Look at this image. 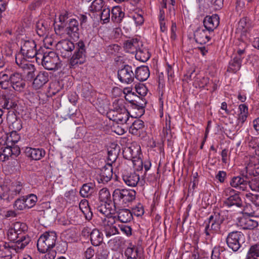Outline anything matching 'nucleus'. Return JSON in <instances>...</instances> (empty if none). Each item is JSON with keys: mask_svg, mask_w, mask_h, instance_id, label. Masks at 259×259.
Masks as SVG:
<instances>
[{"mask_svg": "<svg viewBox=\"0 0 259 259\" xmlns=\"http://www.w3.org/2000/svg\"><path fill=\"white\" fill-rule=\"evenodd\" d=\"M45 50L40 47L36 51L35 56L36 62L41 64L46 69L53 70L57 69L60 65V61L57 54L52 51L44 52Z\"/></svg>", "mask_w": 259, "mask_h": 259, "instance_id": "f257e3e1", "label": "nucleus"}, {"mask_svg": "<svg viewBox=\"0 0 259 259\" xmlns=\"http://www.w3.org/2000/svg\"><path fill=\"white\" fill-rule=\"evenodd\" d=\"M30 42H25L21 47V52L22 55H18L16 56L15 61L24 71V73L27 74V78L29 79H32V49H28Z\"/></svg>", "mask_w": 259, "mask_h": 259, "instance_id": "f03ea898", "label": "nucleus"}, {"mask_svg": "<svg viewBox=\"0 0 259 259\" xmlns=\"http://www.w3.org/2000/svg\"><path fill=\"white\" fill-rule=\"evenodd\" d=\"M122 99L115 100L113 103V109L108 113L110 119L120 124L126 123L129 119V113L124 105Z\"/></svg>", "mask_w": 259, "mask_h": 259, "instance_id": "7ed1b4c3", "label": "nucleus"}, {"mask_svg": "<svg viewBox=\"0 0 259 259\" xmlns=\"http://www.w3.org/2000/svg\"><path fill=\"white\" fill-rule=\"evenodd\" d=\"M141 147L137 143H132L130 146L123 150V157L131 160L135 169L141 170L143 167V161L141 158Z\"/></svg>", "mask_w": 259, "mask_h": 259, "instance_id": "20e7f679", "label": "nucleus"}, {"mask_svg": "<svg viewBox=\"0 0 259 259\" xmlns=\"http://www.w3.org/2000/svg\"><path fill=\"white\" fill-rule=\"evenodd\" d=\"M224 211L215 212L208 218L205 227L204 232L206 236H211L219 232L221 224L225 219Z\"/></svg>", "mask_w": 259, "mask_h": 259, "instance_id": "39448f33", "label": "nucleus"}, {"mask_svg": "<svg viewBox=\"0 0 259 259\" xmlns=\"http://www.w3.org/2000/svg\"><path fill=\"white\" fill-rule=\"evenodd\" d=\"M21 235L15 231H12L11 229H9L8 232V237L11 241L15 242L14 244L10 245L9 244L5 243L4 247L5 248L9 249L10 252L12 250H15L18 252L20 250L23 249L30 242V239L29 237L23 236L19 238Z\"/></svg>", "mask_w": 259, "mask_h": 259, "instance_id": "423d86ee", "label": "nucleus"}, {"mask_svg": "<svg viewBox=\"0 0 259 259\" xmlns=\"http://www.w3.org/2000/svg\"><path fill=\"white\" fill-rule=\"evenodd\" d=\"M136 192L132 189H115L113 193V199L115 204H122L124 206L135 200Z\"/></svg>", "mask_w": 259, "mask_h": 259, "instance_id": "0eeeda50", "label": "nucleus"}, {"mask_svg": "<svg viewBox=\"0 0 259 259\" xmlns=\"http://www.w3.org/2000/svg\"><path fill=\"white\" fill-rule=\"evenodd\" d=\"M57 235L55 232H46L42 234L37 242L38 250L41 253H45L50 248L55 246Z\"/></svg>", "mask_w": 259, "mask_h": 259, "instance_id": "6e6552de", "label": "nucleus"}, {"mask_svg": "<svg viewBox=\"0 0 259 259\" xmlns=\"http://www.w3.org/2000/svg\"><path fill=\"white\" fill-rule=\"evenodd\" d=\"M1 187L2 189L0 194L1 199L9 201L15 195L19 194L22 186L20 182H15L11 184L4 183L1 185Z\"/></svg>", "mask_w": 259, "mask_h": 259, "instance_id": "1a4fd4ad", "label": "nucleus"}, {"mask_svg": "<svg viewBox=\"0 0 259 259\" xmlns=\"http://www.w3.org/2000/svg\"><path fill=\"white\" fill-rule=\"evenodd\" d=\"M244 236L239 231H233L228 234L226 238L228 246L234 251H237L244 242Z\"/></svg>", "mask_w": 259, "mask_h": 259, "instance_id": "9d476101", "label": "nucleus"}, {"mask_svg": "<svg viewBox=\"0 0 259 259\" xmlns=\"http://www.w3.org/2000/svg\"><path fill=\"white\" fill-rule=\"evenodd\" d=\"M119 224L115 222L114 218L104 219L101 223V227L107 237L119 234Z\"/></svg>", "mask_w": 259, "mask_h": 259, "instance_id": "9b49d317", "label": "nucleus"}, {"mask_svg": "<svg viewBox=\"0 0 259 259\" xmlns=\"http://www.w3.org/2000/svg\"><path fill=\"white\" fill-rule=\"evenodd\" d=\"M117 76L121 83L125 84L131 83L135 78V74L132 67L128 65H124L118 70Z\"/></svg>", "mask_w": 259, "mask_h": 259, "instance_id": "f8f14e48", "label": "nucleus"}, {"mask_svg": "<svg viewBox=\"0 0 259 259\" xmlns=\"http://www.w3.org/2000/svg\"><path fill=\"white\" fill-rule=\"evenodd\" d=\"M78 49L70 60V65L73 67L78 64H83L85 61V50L84 45L82 41L78 42Z\"/></svg>", "mask_w": 259, "mask_h": 259, "instance_id": "ddd939ff", "label": "nucleus"}, {"mask_svg": "<svg viewBox=\"0 0 259 259\" xmlns=\"http://www.w3.org/2000/svg\"><path fill=\"white\" fill-rule=\"evenodd\" d=\"M224 192L226 196H229L224 202V204L226 206L230 207L235 205L240 207L241 206V200L239 195L235 193V191L233 189L227 188L225 189Z\"/></svg>", "mask_w": 259, "mask_h": 259, "instance_id": "4468645a", "label": "nucleus"}, {"mask_svg": "<svg viewBox=\"0 0 259 259\" xmlns=\"http://www.w3.org/2000/svg\"><path fill=\"white\" fill-rule=\"evenodd\" d=\"M57 48L63 57H68L70 56L71 52L74 49V44L68 39H63L57 45Z\"/></svg>", "mask_w": 259, "mask_h": 259, "instance_id": "2eb2a0df", "label": "nucleus"}, {"mask_svg": "<svg viewBox=\"0 0 259 259\" xmlns=\"http://www.w3.org/2000/svg\"><path fill=\"white\" fill-rule=\"evenodd\" d=\"M2 151L0 152V161L4 162L8 160L9 158L15 155L17 156L20 153V150L18 146L7 144V146L2 148Z\"/></svg>", "mask_w": 259, "mask_h": 259, "instance_id": "dca6fc26", "label": "nucleus"}, {"mask_svg": "<svg viewBox=\"0 0 259 259\" xmlns=\"http://www.w3.org/2000/svg\"><path fill=\"white\" fill-rule=\"evenodd\" d=\"M10 85L16 91L21 92L25 87V81L20 73L12 72Z\"/></svg>", "mask_w": 259, "mask_h": 259, "instance_id": "f3484780", "label": "nucleus"}, {"mask_svg": "<svg viewBox=\"0 0 259 259\" xmlns=\"http://www.w3.org/2000/svg\"><path fill=\"white\" fill-rule=\"evenodd\" d=\"M112 176V165L107 164L100 170V172L97 177V180L99 183L105 184L111 179Z\"/></svg>", "mask_w": 259, "mask_h": 259, "instance_id": "a211bd4d", "label": "nucleus"}, {"mask_svg": "<svg viewBox=\"0 0 259 259\" xmlns=\"http://www.w3.org/2000/svg\"><path fill=\"white\" fill-rule=\"evenodd\" d=\"M220 18L217 14L211 16H206L203 20V25L204 28L213 32V30L217 28L220 23Z\"/></svg>", "mask_w": 259, "mask_h": 259, "instance_id": "6ab92c4d", "label": "nucleus"}, {"mask_svg": "<svg viewBox=\"0 0 259 259\" xmlns=\"http://www.w3.org/2000/svg\"><path fill=\"white\" fill-rule=\"evenodd\" d=\"M140 47H142V44L137 38H129L123 44L125 51L130 53H135Z\"/></svg>", "mask_w": 259, "mask_h": 259, "instance_id": "aec40b11", "label": "nucleus"}, {"mask_svg": "<svg viewBox=\"0 0 259 259\" xmlns=\"http://www.w3.org/2000/svg\"><path fill=\"white\" fill-rule=\"evenodd\" d=\"M248 116V106L245 104L239 105L237 112V126L241 127Z\"/></svg>", "mask_w": 259, "mask_h": 259, "instance_id": "412c9836", "label": "nucleus"}, {"mask_svg": "<svg viewBox=\"0 0 259 259\" xmlns=\"http://www.w3.org/2000/svg\"><path fill=\"white\" fill-rule=\"evenodd\" d=\"M212 34V32H209L205 28L199 29L194 33L195 39L198 44H205L210 40Z\"/></svg>", "mask_w": 259, "mask_h": 259, "instance_id": "4be33fe9", "label": "nucleus"}, {"mask_svg": "<svg viewBox=\"0 0 259 259\" xmlns=\"http://www.w3.org/2000/svg\"><path fill=\"white\" fill-rule=\"evenodd\" d=\"M122 177L124 183L130 187H135L140 180L139 175L135 172L125 171Z\"/></svg>", "mask_w": 259, "mask_h": 259, "instance_id": "5701e85b", "label": "nucleus"}, {"mask_svg": "<svg viewBox=\"0 0 259 259\" xmlns=\"http://www.w3.org/2000/svg\"><path fill=\"white\" fill-rule=\"evenodd\" d=\"M97 209L100 213L99 215L101 217L102 221H103L104 219L114 218L112 215L113 210L109 202L101 203Z\"/></svg>", "mask_w": 259, "mask_h": 259, "instance_id": "b1692460", "label": "nucleus"}, {"mask_svg": "<svg viewBox=\"0 0 259 259\" xmlns=\"http://www.w3.org/2000/svg\"><path fill=\"white\" fill-rule=\"evenodd\" d=\"M231 186L239 191H248L249 182L239 176L233 177L230 181Z\"/></svg>", "mask_w": 259, "mask_h": 259, "instance_id": "393cba45", "label": "nucleus"}, {"mask_svg": "<svg viewBox=\"0 0 259 259\" xmlns=\"http://www.w3.org/2000/svg\"><path fill=\"white\" fill-rule=\"evenodd\" d=\"M246 172L250 175H259V161L255 157H251L245 166Z\"/></svg>", "mask_w": 259, "mask_h": 259, "instance_id": "a878e982", "label": "nucleus"}, {"mask_svg": "<svg viewBox=\"0 0 259 259\" xmlns=\"http://www.w3.org/2000/svg\"><path fill=\"white\" fill-rule=\"evenodd\" d=\"M237 29L238 31H240L242 39L245 40L249 38V34L248 31L250 29V23L248 19L243 18L240 19Z\"/></svg>", "mask_w": 259, "mask_h": 259, "instance_id": "bb28decb", "label": "nucleus"}, {"mask_svg": "<svg viewBox=\"0 0 259 259\" xmlns=\"http://www.w3.org/2000/svg\"><path fill=\"white\" fill-rule=\"evenodd\" d=\"M67 34L73 38H79L78 22L74 19H71L66 29Z\"/></svg>", "mask_w": 259, "mask_h": 259, "instance_id": "cd10ccee", "label": "nucleus"}, {"mask_svg": "<svg viewBox=\"0 0 259 259\" xmlns=\"http://www.w3.org/2000/svg\"><path fill=\"white\" fill-rule=\"evenodd\" d=\"M12 72L11 69H7L0 72V87L4 89L9 87Z\"/></svg>", "mask_w": 259, "mask_h": 259, "instance_id": "c85d7f7f", "label": "nucleus"}, {"mask_svg": "<svg viewBox=\"0 0 259 259\" xmlns=\"http://www.w3.org/2000/svg\"><path fill=\"white\" fill-rule=\"evenodd\" d=\"M135 74V77L140 81H144L148 79L150 75V72L147 66H142L138 67Z\"/></svg>", "mask_w": 259, "mask_h": 259, "instance_id": "c756f323", "label": "nucleus"}, {"mask_svg": "<svg viewBox=\"0 0 259 259\" xmlns=\"http://www.w3.org/2000/svg\"><path fill=\"white\" fill-rule=\"evenodd\" d=\"M48 81V74L45 71L40 72L33 79V88L37 89Z\"/></svg>", "mask_w": 259, "mask_h": 259, "instance_id": "7c9ffc66", "label": "nucleus"}, {"mask_svg": "<svg viewBox=\"0 0 259 259\" xmlns=\"http://www.w3.org/2000/svg\"><path fill=\"white\" fill-rule=\"evenodd\" d=\"M90 240L94 246H99L103 241V234L98 229H94L90 234Z\"/></svg>", "mask_w": 259, "mask_h": 259, "instance_id": "2f4dec72", "label": "nucleus"}, {"mask_svg": "<svg viewBox=\"0 0 259 259\" xmlns=\"http://www.w3.org/2000/svg\"><path fill=\"white\" fill-rule=\"evenodd\" d=\"M135 53L136 59L142 62H146L150 57L148 49L143 46L140 47Z\"/></svg>", "mask_w": 259, "mask_h": 259, "instance_id": "473e14b6", "label": "nucleus"}, {"mask_svg": "<svg viewBox=\"0 0 259 259\" xmlns=\"http://www.w3.org/2000/svg\"><path fill=\"white\" fill-rule=\"evenodd\" d=\"M95 185L92 183L84 184L80 189L79 193L83 197H88L94 193Z\"/></svg>", "mask_w": 259, "mask_h": 259, "instance_id": "72a5a7b5", "label": "nucleus"}, {"mask_svg": "<svg viewBox=\"0 0 259 259\" xmlns=\"http://www.w3.org/2000/svg\"><path fill=\"white\" fill-rule=\"evenodd\" d=\"M118 218L122 223H127L133 219V215L129 209H121L118 212Z\"/></svg>", "mask_w": 259, "mask_h": 259, "instance_id": "f704fd0d", "label": "nucleus"}, {"mask_svg": "<svg viewBox=\"0 0 259 259\" xmlns=\"http://www.w3.org/2000/svg\"><path fill=\"white\" fill-rule=\"evenodd\" d=\"M79 207L87 219L89 220L91 219L92 213L87 200L83 199L81 200L79 204Z\"/></svg>", "mask_w": 259, "mask_h": 259, "instance_id": "c9c22d12", "label": "nucleus"}, {"mask_svg": "<svg viewBox=\"0 0 259 259\" xmlns=\"http://www.w3.org/2000/svg\"><path fill=\"white\" fill-rule=\"evenodd\" d=\"M111 19L114 22H119L123 18L124 14L119 6L114 7L111 11Z\"/></svg>", "mask_w": 259, "mask_h": 259, "instance_id": "e433bc0d", "label": "nucleus"}, {"mask_svg": "<svg viewBox=\"0 0 259 259\" xmlns=\"http://www.w3.org/2000/svg\"><path fill=\"white\" fill-rule=\"evenodd\" d=\"M245 211L249 216L258 218L259 217V204L257 203H252L249 206H246Z\"/></svg>", "mask_w": 259, "mask_h": 259, "instance_id": "4c0bfd02", "label": "nucleus"}, {"mask_svg": "<svg viewBox=\"0 0 259 259\" xmlns=\"http://www.w3.org/2000/svg\"><path fill=\"white\" fill-rule=\"evenodd\" d=\"M242 58L241 57L236 56L229 63V70L233 72L238 71L241 67Z\"/></svg>", "mask_w": 259, "mask_h": 259, "instance_id": "58836bf2", "label": "nucleus"}, {"mask_svg": "<svg viewBox=\"0 0 259 259\" xmlns=\"http://www.w3.org/2000/svg\"><path fill=\"white\" fill-rule=\"evenodd\" d=\"M143 127V121L140 119H136L131 125L129 132L133 135H137Z\"/></svg>", "mask_w": 259, "mask_h": 259, "instance_id": "ea45409f", "label": "nucleus"}, {"mask_svg": "<svg viewBox=\"0 0 259 259\" xmlns=\"http://www.w3.org/2000/svg\"><path fill=\"white\" fill-rule=\"evenodd\" d=\"M126 259H137L138 256V248L134 245L127 247L124 252Z\"/></svg>", "mask_w": 259, "mask_h": 259, "instance_id": "a19ab883", "label": "nucleus"}, {"mask_svg": "<svg viewBox=\"0 0 259 259\" xmlns=\"http://www.w3.org/2000/svg\"><path fill=\"white\" fill-rule=\"evenodd\" d=\"M105 6L103 0H94L89 7V10L93 12H100Z\"/></svg>", "mask_w": 259, "mask_h": 259, "instance_id": "79ce46f5", "label": "nucleus"}, {"mask_svg": "<svg viewBox=\"0 0 259 259\" xmlns=\"http://www.w3.org/2000/svg\"><path fill=\"white\" fill-rule=\"evenodd\" d=\"M259 257V244L252 245L248 251L245 259H253Z\"/></svg>", "mask_w": 259, "mask_h": 259, "instance_id": "37998d69", "label": "nucleus"}, {"mask_svg": "<svg viewBox=\"0 0 259 259\" xmlns=\"http://www.w3.org/2000/svg\"><path fill=\"white\" fill-rule=\"evenodd\" d=\"M110 193L107 188H103L100 190L99 193V199L102 203L110 202Z\"/></svg>", "mask_w": 259, "mask_h": 259, "instance_id": "c03bdc74", "label": "nucleus"}, {"mask_svg": "<svg viewBox=\"0 0 259 259\" xmlns=\"http://www.w3.org/2000/svg\"><path fill=\"white\" fill-rule=\"evenodd\" d=\"M65 200L69 203H72L76 201L77 196L75 190H70L64 194Z\"/></svg>", "mask_w": 259, "mask_h": 259, "instance_id": "a18cd8bd", "label": "nucleus"}, {"mask_svg": "<svg viewBox=\"0 0 259 259\" xmlns=\"http://www.w3.org/2000/svg\"><path fill=\"white\" fill-rule=\"evenodd\" d=\"M36 32L37 35L42 37V40H44V36L46 32V27L44 25L43 21H40L36 25Z\"/></svg>", "mask_w": 259, "mask_h": 259, "instance_id": "49530a36", "label": "nucleus"}, {"mask_svg": "<svg viewBox=\"0 0 259 259\" xmlns=\"http://www.w3.org/2000/svg\"><path fill=\"white\" fill-rule=\"evenodd\" d=\"M20 139V136L16 131H12L9 136L7 134L8 144L14 146L13 144L17 143Z\"/></svg>", "mask_w": 259, "mask_h": 259, "instance_id": "de8ad7c7", "label": "nucleus"}, {"mask_svg": "<svg viewBox=\"0 0 259 259\" xmlns=\"http://www.w3.org/2000/svg\"><path fill=\"white\" fill-rule=\"evenodd\" d=\"M100 11H101V12L100 13L101 20L103 21L104 23L108 22L110 17V9L107 6H105Z\"/></svg>", "mask_w": 259, "mask_h": 259, "instance_id": "09e8293b", "label": "nucleus"}, {"mask_svg": "<svg viewBox=\"0 0 259 259\" xmlns=\"http://www.w3.org/2000/svg\"><path fill=\"white\" fill-rule=\"evenodd\" d=\"M14 207L16 209L21 210L26 208H29L30 206L28 205V203H25V200L23 197L22 199L19 198L15 201Z\"/></svg>", "mask_w": 259, "mask_h": 259, "instance_id": "8fccbe9b", "label": "nucleus"}, {"mask_svg": "<svg viewBox=\"0 0 259 259\" xmlns=\"http://www.w3.org/2000/svg\"><path fill=\"white\" fill-rule=\"evenodd\" d=\"M12 231H15L21 235L22 233L26 229L25 224L20 222H15L13 224V226L10 228Z\"/></svg>", "mask_w": 259, "mask_h": 259, "instance_id": "3c124183", "label": "nucleus"}, {"mask_svg": "<svg viewBox=\"0 0 259 259\" xmlns=\"http://www.w3.org/2000/svg\"><path fill=\"white\" fill-rule=\"evenodd\" d=\"M109 253V252L107 248L102 246L98 248L96 255L98 259H106Z\"/></svg>", "mask_w": 259, "mask_h": 259, "instance_id": "603ef678", "label": "nucleus"}, {"mask_svg": "<svg viewBox=\"0 0 259 259\" xmlns=\"http://www.w3.org/2000/svg\"><path fill=\"white\" fill-rule=\"evenodd\" d=\"M249 188L259 192V177L254 178L249 182Z\"/></svg>", "mask_w": 259, "mask_h": 259, "instance_id": "864d4df0", "label": "nucleus"}, {"mask_svg": "<svg viewBox=\"0 0 259 259\" xmlns=\"http://www.w3.org/2000/svg\"><path fill=\"white\" fill-rule=\"evenodd\" d=\"M132 17L137 26L141 25L144 23V20L142 12L135 13L132 15Z\"/></svg>", "mask_w": 259, "mask_h": 259, "instance_id": "5fc2aeb1", "label": "nucleus"}, {"mask_svg": "<svg viewBox=\"0 0 259 259\" xmlns=\"http://www.w3.org/2000/svg\"><path fill=\"white\" fill-rule=\"evenodd\" d=\"M45 155V151L42 149L33 148V160H38Z\"/></svg>", "mask_w": 259, "mask_h": 259, "instance_id": "6e6d98bb", "label": "nucleus"}, {"mask_svg": "<svg viewBox=\"0 0 259 259\" xmlns=\"http://www.w3.org/2000/svg\"><path fill=\"white\" fill-rule=\"evenodd\" d=\"M109 243L114 244L115 248L120 247L123 243L124 241L122 238L120 237H116L110 240Z\"/></svg>", "mask_w": 259, "mask_h": 259, "instance_id": "4d7b16f0", "label": "nucleus"}, {"mask_svg": "<svg viewBox=\"0 0 259 259\" xmlns=\"http://www.w3.org/2000/svg\"><path fill=\"white\" fill-rule=\"evenodd\" d=\"M118 229H119L121 232L127 236L132 235V228L127 225L121 224L118 225Z\"/></svg>", "mask_w": 259, "mask_h": 259, "instance_id": "13d9d810", "label": "nucleus"}, {"mask_svg": "<svg viewBox=\"0 0 259 259\" xmlns=\"http://www.w3.org/2000/svg\"><path fill=\"white\" fill-rule=\"evenodd\" d=\"M215 10L220 9L223 6V0H207Z\"/></svg>", "mask_w": 259, "mask_h": 259, "instance_id": "bf43d9fd", "label": "nucleus"}, {"mask_svg": "<svg viewBox=\"0 0 259 259\" xmlns=\"http://www.w3.org/2000/svg\"><path fill=\"white\" fill-rule=\"evenodd\" d=\"M136 92L139 94L140 95L144 96H146L147 92V88L145 85L143 84H139L136 85Z\"/></svg>", "mask_w": 259, "mask_h": 259, "instance_id": "052dcab7", "label": "nucleus"}, {"mask_svg": "<svg viewBox=\"0 0 259 259\" xmlns=\"http://www.w3.org/2000/svg\"><path fill=\"white\" fill-rule=\"evenodd\" d=\"M133 213L137 217L141 216L144 214V211L143 206L139 204L133 209Z\"/></svg>", "mask_w": 259, "mask_h": 259, "instance_id": "680f3d73", "label": "nucleus"}, {"mask_svg": "<svg viewBox=\"0 0 259 259\" xmlns=\"http://www.w3.org/2000/svg\"><path fill=\"white\" fill-rule=\"evenodd\" d=\"M8 144L7 134L2 130H0V146Z\"/></svg>", "mask_w": 259, "mask_h": 259, "instance_id": "e2e57ef3", "label": "nucleus"}, {"mask_svg": "<svg viewBox=\"0 0 259 259\" xmlns=\"http://www.w3.org/2000/svg\"><path fill=\"white\" fill-rule=\"evenodd\" d=\"M221 109L224 111V113L219 112V114L222 117H226V115H228L230 113V110L227 108V104L225 102H223L221 104Z\"/></svg>", "mask_w": 259, "mask_h": 259, "instance_id": "0e129e2a", "label": "nucleus"}, {"mask_svg": "<svg viewBox=\"0 0 259 259\" xmlns=\"http://www.w3.org/2000/svg\"><path fill=\"white\" fill-rule=\"evenodd\" d=\"M94 254L95 251L91 247L88 248L84 252V256L87 259H91L94 256Z\"/></svg>", "mask_w": 259, "mask_h": 259, "instance_id": "69168bd1", "label": "nucleus"}, {"mask_svg": "<svg viewBox=\"0 0 259 259\" xmlns=\"http://www.w3.org/2000/svg\"><path fill=\"white\" fill-rule=\"evenodd\" d=\"M46 253L45 254L42 259H55L56 252L54 250H50L46 251Z\"/></svg>", "mask_w": 259, "mask_h": 259, "instance_id": "338daca9", "label": "nucleus"}, {"mask_svg": "<svg viewBox=\"0 0 259 259\" xmlns=\"http://www.w3.org/2000/svg\"><path fill=\"white\" fill-rule=\"evenodd\" d=\"M226 177V173L225 171L220 170L216 175V178L221 182L223 183L225 181Z\"/></svg>", "mask_w": 259, "mask_h": 259, "instance_id": "774afa93", "label": "nucleus"}]
</instances>
